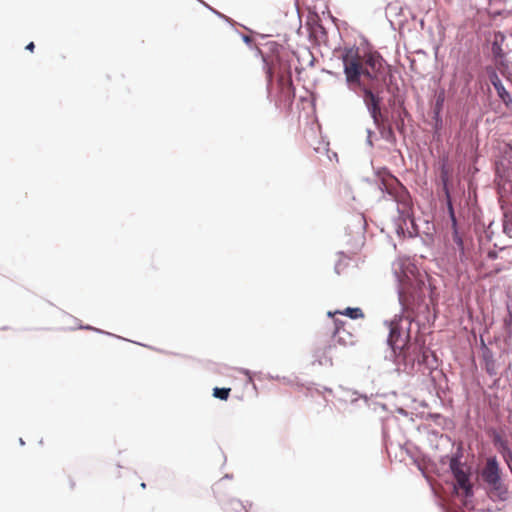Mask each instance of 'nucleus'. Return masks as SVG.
Returning a JSON list of instances; mask_svg holds the SVG:
<instances>
[{
  "instance_id": "obj_1",
  "label": "nucleus",
  "mask_w": 512,
  "mask_h": 512,
  "mask_svg": "<svg viewBox=\"0 0 512 512\" xmlns=\"http://www.w3.org/2000/svg\"><path fill=\"white\" fill-rule=\"evenodd\" d=\"M339 58L343 64V71L346 83L353 91L360 90L363 101L375 123L380 129L383 138L395 141L394 132L391 126L381 128V101L379 93L386 83L390 71L382 56L377 52L360 54L356 46L344 47L339 51Z\"/></svg>"
},
{
  "instance_id": "obj_3",
  "label": "nucleus",
  "mask_w": 512,
  "mask_h": 512,
  "mask_svg": "<svg viewBox=\"0 0 512 512\" xmlns=\"http://www.w3.org/2000/svg\"><path fill=\"white\" fill-rule=\"evenodd\" d=\"M481 477L488 485L490 498L500 501H506L508 499V488L501 480V470L496 457L487 459L481 471Z\"/></svg>"
},
{
  "instance_id": "obj_14",
  "label": "nucleus",
  "mask_w": 512,
  "mask_h": 512,
  "mask_svg": "<svg viewBox=\"0 0 512 512\" xmlns=\"http://www.w3.org/2000/svg\"><path fill=\"white\" fill-rule=\"evenodd\" d=\"M495 444L499 447L502 453L508 451L507 442L502 440L500 437L495 438Z\"/></svg>"
},
{
  "instance_id": "obj_19",
  "label": "nucleus",
  "mask_w": 512,
  "mask_h": 512,
  "mask_svg": "<svg viewBox=\"0 0 512 512\" xmlns=\"http://www.w3.org/2000/svg\"><path fill=\"white\" fill-rule=\"evenodd\" d=\"M398 129H399L400 131H402V130H403V124H401V126H400V127H398Z\"/></svg>"
},
{
  "instance_id": "obj_13",
  "label": "nucleus",
  "mask_w": 512,
  "mask_h": 512,
  "mask_svg": "<svg viewBox=\"0 0 512 512\" xmlns=\"http://www.w3.org/2000/svg\"><path fill=\"white\" fill-rule=\"evenodd\" d=\"M441 180L443 182L444 190H445L446 194L448 195L449 192H448V189H447V184H448V181H449V171H448V169H447L445 164H443L442 168H441Z\"/></svg>"
},
{
  "instance_id": "obj_8",
  "label": "nucleus",
  "mask_w": 512,
  "mask_h": 512,
  "mask_svg": "<svg viewBox=\"0 0 512 512\" xmlns=\"http://www.w3.org/2000/svg\"><path fill=\"white\" fill-rule=\"evenodd\" d=\"M336 314L345 315V316L350 317L351 319H359V318H363L364 317V313H363L362 309H360V308H350V307H348V308H346L343 311L336 310L335 312L329 311L327 313V315L329 317H334Z\"/></svg>"
},
{
  "instance_id": "obj_6",
  "label": "nucleus",
  "mask_w": 512,
  "mask_h": 512,
  "mask_svg": "<svg viewBox=\"0 0 512 512\" xmlns=\"http://www.w3.org/2000/svg\"><path fill=\"white\" fill-rule=\"evenodd\" d=\"M402 318H395L390 323V333L388 337V343L390 346L395 349H401L406 344V339L409 338V335H404L403 329L401 327Z\"/></svg>"
},
{
  "instance_id": "obj_10",
  "label": "nucleus",
  "mask_w": 512,
  "mask_h": 512,
  "mask_svg": "<svg viewBox=\"0 0 512 512\" xmlns=\"http://www.w3.org/2000/svg\"><path fill=\"white\" fill-rule=\"evenodd\" d=\"M223 510L225 512H248V508L237 499H232L227 502L224 505Z\"/></svg>"
},
{
  "instance_id": "obj_12",
  "label": "nucleus",
  "mask_w": 512,
  "mask_h": 512,
  "mask_svg": "<svg viewBox=\"0 0 512 512\" xmlns=\"http://www.w3.org/2000/svg\"><path fill=\"white\" fill-rule=\"evenodd\" d=\"M231 389L230 388H218L215 387L213 389V396L215 398H219L221 400H227L230 395Z\"/></svg>"
},
{
  "instance_id": "obj_15",
  "label": "nucleus",
  "mask_w": 512,
  "mask_h": 512,
  "mask_svg": "<svg viewBox=\"0 0 512 512\" xmlns=\"http://www.w3.org/2000/svg\"><path fill=\"white\" fill-rule=\"evenodd\" d=\"M490 81L491 83L493 84V86L495 87V84H502L500 78L498 77V75L496 73H493L491 76H490Z\"/></svg>"
},
{
  "instance_id": "obj_4",
  "label": "nucleus",
  "mask_w": 512,
  "mask_h": 512,
  "mask_svg": "<svg viewBox=\"0 0 512 512\" xmlns=\"http://www.w3.org/2000/svg\"><path fill=\"white\" fill-rule=\"evenodd\" d=\"M384 185L388 193L397 202V210L400 219L403 222L411 219L413 216V206L410 194L406 188L396 178H391L390 181Z\"/></svg>"
},
{
  "instance_id": "obj_2",
  "label": "nucleus",
  "mask_w": 512,
  "mask_h": 512,
  "mask_svg": "<svg viewBox=\"0 0 512 512\" xmlns=\"http://www.w3.org/2000/svg\"><path fill=\"white\" fill-rule=\"evenodd\" d=\"M399 282V301L403 310L408 313L407 319L425 299L424 276L419 273L417 267L412 263H403L399 270H396Z\"/></svg>"
},
{
  "instance_id": "obj_11",
  "label": "nucleus",
  "mask_w": 512,
  "mask_h": 512,
  "mask_svg": "<svg viewBox=\"0 0 512 512\" xmlns=\"http://www.w3.org/2000/svg\"><path fill=\"white\" fill-rule=\"evenodd\" d=\"M495 90L497 91V94L499 98L506 104L509 105L512 102L511 96L508 93V91L505 89L503 84H495Z\"/></svg>"
},
{
  "instance_id": "obj_9",
  "label": "nucleus",
  "mask_w": 512,
  "mask_h": 512,
  "mask_svg": "<svg viewBox=\"0 0 512 512\" xmlns=\"http://www.w3.org/2000/svg\"><path fill=\"white\" fill-rule=\"evenodd\" d=\"M449 212H450V217H451V220H452V225H453V228H454L453 241L456 243V245L459 248L460 252L463 254V252H464V244H463L462 237L459 235V233L457 231V227H456L457 226V221H456V217L454 215V211H453L451 203H449Z\"/></svg>"
},
{
  "instance_id": "obj_16",
  "label": "nucleus",
  "mask_w": 512,
  "mask_h": 512,
  "mask_svg": "<svg viewBox=\"0 0 512 512\" xmlns=\"http://www.w3.org/2000/svg\"><path fill=\"white\" fill-rule=\"evenodd\" d=\"M279 81L281 85L287 84L290 87L292 86V79L290 75L286 79L284 77H281Z\"/></svg>"
},
{
  "instance_id": "obj_7",
  "label": "nucleus",
  "mask_w": 512,
  "mask_h": 512,
  "mask_svg": "<svg viewBox=\"0 0 512 512\" xmlns=\"http://www.w3.org/2000/svg\"><path fill=\"white\" fill-rule=\"evenodd\" d=\"M346 322L339 319L334 320V333L333 338L343 346L353 345L355 343V336L346 329Z\"/></svg>"
},
{
  "instance_id": "obj_17",
  "label": "nucleus",
  "mask_w": 512,
  "mask_h": 512,
  "mask_svg": "<svg viewBox=\"0 0 512 512\" xmlns=\"http://www.w3.org/2000/svg\"><path fill=\"white\" fill-rule=\"evenodd\" d=\"M35 48V45L33 42H30L27 46H26V49L29 50V51H33Z\"/></svg>"
},
{
  "instance_id": "obj_18",
  "label": "nucleus",
  "mask_w": 512,
  "mask_h": 512,
  "mask_svg": "<svg viewBox=\"0 0 512 512\" xmlns=\"http://www.w3.org/2000/svg\"><path fill=\"white\" fill-rule=\"evenodd\" d=\"M267 74H268V81L271 82V80H272V72H271L270 69H268Z\"/></svg>"
},
{
  "instance_id": "obj_5",
  "label": "nucleus",
  "mask_w": 512,
  "mask_h": 512,
  "mask_svg": "<svg viewBox=\"0 0 512 512\" xmlns=\"http://www.w3.org/2000/svg\"><path fill=\"white\" fill-rule=\"evenodd\" d=\"M450 468L459 488L464 491L465 496L472 495L469 468L458 459H451Z\"/></svg>"
}]
</instances>
